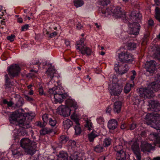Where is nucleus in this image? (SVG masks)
Returning <instances> with one entry per match:
<instances>
[{
    "label": "nucleus",
    "mask_w": 160,
    "mask_h": 160,
    "mask_svg": "<svg viewBox=\"0 0 160 160\" xmlns=\"http://www.w3.org/2000/svg\"><path fill=\"white\" fill-rule=\"evenodd\" d=\"M155 81L151 82L147 88H141L139 89L138 92L140 96L145 99H151L156 94L154 92L159 93L157 97L160 101V73L157 74ZM148 105L152 110L154 112L148 113L145 118L148 125L155 123L157 127L158 133L152 132L150 134L149 138L151 141L155 142L160 147V103L158 101L152 99L148 101Z\"/></svg>",
    "instance_id": "nucleus-1"
},
{
    "label": "nucleus",
    "mask_w": 160,
    "mask_h": 160,
    "mask_svg": "<svg viewBox=\"0 0 160 160\" xmlns=\"http://www.w3.org/2000/svg\"><path fill=\"white\" fill-rule=\"evenodd\" d=\"M32 64L37 65L38 68H42L46 70L45 74L49 79V81L48 82V86L51 87L52 85H57L58 87L56 90L53 88H50L49 89L51 97L52 98V101L55 104L61 103L68 97V95L64 92L62 87L61 85V78L57 73V70L54 67L45 60H40L39 61L36 60L32 62Z\"/></svg>",
    "instance_id": "nucleus-2"
},
{
    "label": "nucleus",
    "mask_w": 160,
    "mask_h": 160,
    "mask_svg": "<svg viewBox=\"0 0 160 160\" xmlns=\"http://www.w3.org/2000/svg\"><path fill=\"white\" fill-rule=\"evenodd\" d=\"M111 11L118 18H121L124 22L128 24V28L127 32H121V30L119 29L120 33H116L120 38L128 39V37L129 38L135 37L139 33L140 25L139 22H141L142 18V15L139 12L134 11L129 14L119 6L113 7Z\"/></svg>",
    "instance_id": "nucleus-3"
},
{
    "label": "nucleus",
    "mask_w": 160,
    "mask_h": 160,
    "mask_svg": "<svg viewBox=\"0 0 160 160\" xmlns=\"http://www.w3.org/2000/svg\"><path fill=\"white\" fill-rule=\"evenodd\" d=\"M35 117V113L26 112L22 108L16 110L9 118V127L14 128L13 136L15 140H18V137L28 135L26 129L31 127L30 122Z\"/></svg>",
    "instance_id": "nucleus-4"
},
{
    "label": "nucleus",
    "mask_w": 160,
    "mask_h": 160,
    "mask_svg": "<svg viewBox=\"0 0 160 160\" xmlns=\"http://www.w3.org/2000/svg\"><path fill=\"white\" fill-rule=\"evenodd\" d=\"M117 56L118 64L114 65L115 71L119 75L126 73L130 68V64L134 61L133 56L127 50L117 52Z\"/></svg>",
    "instance_id": "nucleus-5"
},
{
    "label": "nucleus",
    "mask_w": 160,
    "mask_h": 160,
    "mask_svg": "<svg viewBox=\"0 0 160 160\" xmlns=\"http://www.w3.org/2000/svg\"><path fill=\"white\" fill-rule=\"evenodd\" d=\"M65 106L61 105L57 109V112L63 117L69 116L71 113V116H75L76 110L78 108L77 102L70 98L67 99L65 101Z\"/></svg>",
    "instance_id": "nucleus-6"
},
{
    "label": "nucleus",
    "mask_w": 160,
    "mask_h": 160,
    "mask_svg": "<svg viewBox=\"0 0 160 160\" xmlns=\"http://www.w3.org/2000/svg\"><path fill=\"white\" fill-rule=\"evenodd\" d=\"M20 71V67L18 64H12L8 67L7 72L8 74H6L4 76L6 89L12 86L13 82L11 79L18 77Z\"/></svg>",
    "instance_id": "nucleus-7"
},
{
    "label": "nucleus",
    "mask_w": 160,
    "mask_h": 160,
    "mask_svg": "<svg viewBox=\"0 0 160 160\" xmlns=\"http://www.w3.org/2000/svg\"><path fill=\"white\" fill-rule=\"evenodd\" d=\"M20 145L28 154L32 156L37 151L36 142L29 138H22L20 140Z\"/></svg>",
    "instance_id": "nucleus-8"
},
{
    "label": "nucleus",
    "mask_w": 160,
    "mask_h": 160,
    "mask_svg": "<svg viewBox=\"0 0 160 160\" xmlns=\"http://www.w3.org/2000/svg\"><path fill=\"white\" fill-rule=\"evenodd\" d=\"M84 36V34H82L81 36L82 37L80 38V40L76 42L75 47L78 52L82 54L89 56L92 53V51L89 47H87L85 44V38L83 37Z\"/></svg>",
    "instance_id": "nucleus-9"
},
{
    "label": "nucleus",
    "mask_w": 160,
    "mask_h": 160,
    "mask_svg": "<svg viewBox=\"0 0 160 160\" xmlns=\"http://www.w3.org/2000/svg\"><path fill=\"white\" fill-rule=\"evenodd\" d=\"M68 151L70 155V158L74 160H83L81 157L79 156V153L76 150V142L74 140L69 141Z\"/></svg>",
    "instance_id": "nucleus-10"
},
{
    "label": "nucleus",
    "mask_w": 160,
    "mask_h": 160,
    "mask_svg": "<svg viewBox=\"0 0 160 160\" xmlns=\"http://www.w3.org/2000/svg\"><path fill=\"white\" fill-rule=\"evenodd\" d=\"M114 149L116 152V160H126L128 156L124 150L122 144H119L118 145L115 146L114 147Z\"/></svg>",
    "instance_id": "nucleus-11"
},
{
    "label": "nucleus",
    "mask_w": 160,
    "mask_h": 160,
    "mask_svg": "<svg viewBox=\"0 0 160 160\" xmlns=\"http://www.w3.org/2000/svg\"><path fill=\"white\" fill-rule=\"evenodd\" d=\"M109 89L112 98H115V99H118L122 91L120 86H119L118 83H114L109 86Z\"/></svg>",
    "instance_id": "nucleus-12"
},
{
    "label": "nucleus",
    "mask_w": 160,
    "mask_h": 160,
    "mask_svg": "<svg viewBox=\"0 0 160 160\" xmlns=\"http://www.w3.org/2000/svg\"><path fill=\"white\" fill-rule=\"evenodd\" d=\"M157 63L154 60L147 61L145 65V68L147 72H149L150 75H152L156 69Z\"/></svg>",
    "instance_id": "nucleus-13"
},
{
    "label": "nucleus",
    "mask_w": 160,
    "mask_h": 160,
    "mask_svg": "<svg viewBox=\"0 0 160 160\" xmlns=\"http://www.w3.org/2000/svg\"><path fill=\"white\" fill-rule=\"evenodd\" d=\"M71 117L74 122L75 124H74L73 127L75 130V134L79 135L81 133L82 131L81 125L79 122V119L77 117V115L75 116H71Z\"/></svg>",
    "instance_id": "nucleus-14"
},
{
    "label": "nucleus",
    "mask_w": 160,
    "mask_h": 160,
    "mask_svg": "<svg viewBox=\"0 0 160 160\" xmlns=\"http://www.w3.org/2000/svg\"><path fill=\"white\" fill-rule=\"evenodd\" d=\"M132 151L136 159L134 158L133 160H142L139 145L134 143L131 146Z\"/></svg>",
    "instance_id": "nucleus-15"
},
{
    "label": "nucleus",
    "mask_w": 160,
    "mask_h": 160,
    "mask_svg": "<svg viewBox=\"0 0 160 160\" xmlns=\"http://www.w3.org/2000/svg\"><path fill=\"white\" fill-rule=\"evenodd\" d=\"M68 136L65 135H61L59 138V143L56 144V145L52 146V148L54 150H58V148H61L62 144H65L69 140Z\"/></svg>",
    "instance_id": "nucleus-16"
},
{
    "label": "nucleus",
    "mask_w": 160,
    "mask_h": 160,
    "mask_svg": "<svg viewBox=\"0 0 160 160\" xmlns=\"http://www.w3.org/2000/svg\"><path fill=\"white\" fill-rule=\"evenodd\" d=\"M140 147L141 150L143 152H150L154 149V147L146 141L141 142Z\"/></svg>",
    "instance_id": "nucleus-17"
},
{
    "label": "nucleus",
    "mask_w": 160,
    "mask_h": 160,
    "mask_svg": "<svg viewBox=\"0 0 160 160\" xmlns=\"http://www.w3.org/2000/svg\"><path fill=\"white\" fill-rule=\"evenodd\" d=\"M128 38H125V39L123 38L122 39L123 41L125 40L124 42L128 43L127 46L128 49L131 50L134 49L136 48V43L134 42L133 40H132V38H129L128 37Z\"/></svg>",
    "instance_id": "nucleus-18"
},
{
    "label": "nucleus",
    "mask_w": 160,
    "mask_h": 160,
    "mask_svg": "<svg viewBox=\"0 0 160 160\" xmlns=\"http://www.w3.org/2000/svg\"><path fill=\"white\" fill-rule=\"evenodd\" d=\"M122 103L120 101H116L114 102L113 105V110L114 112L117 113H119L121 110Z\"/></svg>",
    "instance_id": "nucleus-19"
},
{
    "label": "nucleus",
    "mask_w": 160,
    "mask_h": 160,
    "mask_svg": "<svg viewBox=\"0 0 160 160\" xmlns=\"http://www.w3.org/2000/svg\"><path fill=\"white\" fill-rule=\"evenodd\" d=\"M99 136V134L94 130L88 134V138L89 141L91 142H93L95 139Z\"/></svg>",
    "instance_id": "nucleus-20"
},
{
    "label": "nucleus",
    "mask_w": 160,
    "mask_h": 160,
    "mask_svg": "<svg viewBox=\"0 0 160 160\" xmlns=\"http://www.w3.org/2000/svg\"><path fill=\"white\" fill-rule=\"evenodd\" d=\"M118 122L117 121L113 119H111L108 122V127L110 130H114L117 127Z\"/></svg>",
    "instance_id": "nucleus-21"
},
{
    "label": "nucleus",
    "mask_w": 160,
    "mask_h": 160,
    "mask_svg": "<svg viewBox=\"0 0 160 160\" xmlns=\"http://www.w3.org/2000/svg\"><path fill=\"white\" fill-rule=\"evenodd\" d=\"M57 156L58 160H68V154L65 151H62L59 152ZM70 158L71 160H74Z\"/></svg>",
    "instance_id": "nucleus-22"
},
{
    "label": "nucleus",
    "mask_w": 160,
    "mask_h": 160,
    "mask_svg": "<svg viewBox=\"0 0 160 160\" xmlns=\"http://www.w3.org/2000/svg\"><path fill=\"white\" fill-rule=\"evenodd\" d=\"M52 132L53 130L52 129L45 126L42 127L39 131L40 135L42 136L46 134H49Z\"/></svg>",
    "instance_id": "nucleus-23"
},
{
    "label": "nucleus",
    "mask_w": 160,
    "mask_h": 160,
    "mask_svg": "<svg viewBox=\"0 0 160 160\" xmlns=\"http://www.w3.org/2000/svg\"><path fill=\"white\" fill-rule=\"evenodd\" d=\"M12 154L15 158H18L19 157L23 155L22 153L21 152V149L19 148L13 149L12 150Z\"/></svg>",
    "instance_id": "nucleus-24"
},
{
    "label": "nucleus",
    "mask_w": 160,
    "mask_h": 160,
    "mask_svg": "<svg viewBox=\"0 0 160 160\" xmlns=\"http://www.w3.org/2000/svg\"><path fill=\"white\" fill-rule=\"evenodd\" d=\"M74 123L70 119H67L63 121V125L65 129L68 130L72 126H74Z\"/></svg>",
    "instance_id": "nucleus-25"
},
{
    "label": "nucleus",
    "mask_w": 160,
    "mask_h": 160,
    "mask_svg": "<svg viewBox=\"0 0 160 160\" xmlns=\"http://www.w3.org/2000/svg\"><path fill=\"white\" fill-rule=\"evenodd\" d=\"M86 123L84 124L85 127L89 131L92 130L93 128V126L92 123L90 120H88V119L85 120Z\"/></svg>",
    "instance_id": "nucleus-26"
},
{
    "label": "nucleus",
    "mask_w": 160,
    "mask_h": 160,
    "mask_svg": "<svg viewBox=\"0 0 160 160\" xmlns=\"http://www.w3.org/2000/svg\"><path fill=\"white\" fill-rule=\"evenodd\" d=\"M14 104V108H19L22 107L23 104V99L22 98H18L16 99V102Z\"/></svg>",
    "instance_id": "nucleus-27"
},
{
    "label": "nucleus",
    "mask_w": 160,
    "mask_h": 160,
    "mask_svg": "<svg viewBox=\"0 0 160 160\" xmlns=\"http://www.w3.org/2000/svg\"><path fill=\"white\" fill-rule=\"evenodd\" d=\"M134 86V84L127 83L124 88V92L126 93H128L130 92L132 88Z\"/></svg>",
    "instance_id": "nucleus-28"
},
{
    "label": "nucleus",
    "mask_w": 160,
    "mask_h": 160,
    "mask_svg": "<svg viewBox=\"0 0 160 160\" xmlns=\"http://www.w3.org/2000/svg\"><path fill=\"white\" fill-rule=\"evenodd\" d=\"M155 12V17L156 19L160 22V8L158 7H156Z\"/></svg>",
    "instance_id": "nucleus-29"
},
{
    "label": "nucleus",
    "mask_w": 160,
    "mask_h": 160,
    "mask_svg": "<svg viewBox=\"0 0 160 160\" xmlns=\"http://www.w3.org/2000/svg\"><path fill=\"white\" fill-rule=\"evenodd\" d=\"M150 33L149 32H146L144 34L142 39V43L144 45L147 44L149 38Z\"/></svg>",
    "instance_id": "nucleus-30"
},
{
    "label": "nucleus",
    "mask_w": 160,
    "mask_h": 160,
    "mask_svg": "<svg viewBox=\"0 0 160 160\" xmlns=\"http://www.w3.org/2000/svg\"><path fill=\"white\" fill-rule=\"evenodd\" d=\"M48 124L52 127H54L56 126L57 124V121L56 118H49Z\"/></svg>",
    "instance_id": "nucleus-31"
},
{
    "label": "nucleus",
    "mask_w": 160,
    "mask_h": 160,
    "mask_svg": "<svg viewBox=\"0 0 160 160\" xmlns=\"http://www.w3.org/2000/svg\"><path fill=\"white\" fill-rule=\"evenodd\" d=\"M112 139L110 138H105L103 141V145L106 147H108L111 144Z\"/></svg>",
    "instance_id": "nucleus-32"
},
{
    "label": "nucleus",
    "mask_w": 160,
    "mask_h": 160,
    "mask_svg": "<svg viewBox=\"0 0 160 160\" xmlns=\"http://www.w3.org/2000/svg\"><path fill=\"white\" fill-rule=\"evenodd\" d=\"M74 6L77 8L82 6L84 4V2L82 0H73Z\"/></svg>",
    "instance_id": "nucleus-33"
},
{
    "label": "nucleus",
    "mask_w": 160,
    "mask_h": 160,
    "mask_svg": "<svg viewBox=\"0 0 160 160\" xmlns=\"http://www.w3.org/2000/svg\"><path fill=\"white\" fill-rule=\"evenodd\" d=\"M94 150L97 152H101L103 151V148L101 145H97L94 147Z\"/></svg>",
    "instance_id": "nucleus-34"
},
{
    "label": "nucleus",
    "mask_w": 160,
    "mask_h": 160,
    "mask_svg": "<svg viewBox=\"0 0 160 160\" xmlns=\"http://www.w3.org/2000/svg\"><path fill=\"white\" fill-rule=\"evenodd\" d=\"M148 24L149 27L152 28L154 26L155 24L152 18H150L148 20Z\"/></svg>",
    "instance_id": "nucleus-35"
},
{
    "label": "nucleus",
    "mask_w": 160,
    "mask_h": 160,
    "mask_svg": "<svg viewBox=\"0 0 160 160\" xmlns=\"http://www.w3.org/2000/svg\"><path fill=\"white\" fill-rule=\"evenodd\" d=\"M33 86V85L32 84L29 85L27 86L28 89L29 90L28 92V94L29 95H31L33 94V91L32 89V87Z\"/></svg>",
    "instance_id": "nucleus-36"
},
{
    "label": "nucleus",
    "mask_w": 160,
    "mask_h": 160,
    "mask_svg": "<svg viewBox=\"0 0 160 160\" xmlns=\"http://www.w3.org/2000/svg\"><path fill=\"white\" fill-rule=\"evenodd\" d=\"M137 124L135 123H132L131 124H128V129H129L131 130H134L136 128Z\"/></svg>",
    "instance_id": "nucleus-37"
},
{
    "label": "nucleus",
    "mask_w": 160,
    "mask_h": 160,
    "mask_svg": "<svg viewBox=\"0 0 160 160\" xmlns=\"http://www.w3.org/2000/svg\"><path fill=\"white\" fill-rule=\"evenodd\" d=\"M48 115L47 114H44L42 115V118L44 123H46L48 121L49 118H48Z\"/></svg>",
    "instance_id": "nucleus-38"
},
{
    "label": "nucleus",
    "mask_w": 160,
    "mask_h": 160,
    "mask_svg": "<svg viewBox=\"0 0 160 160\" xmlns=\"http://www.w3.org/2000/svg\"><path fill=\"white\" fill-rule=\"evenodd\" d=\"M110 2V0H100L101 4L103 6H106Z\"/></svg>",
    "instance_id": "nucleus-39"
},
{
    "label": "nucleus",
    "mask_w": 160,
    "mask_h": 160,
    "mask_svg": "<svg viewBox=\"0 0 160 160\" xmlns=\"http://www.w3.org/2000/svg\"><path fill=\"white\" fill-rule=\"evenodd\" d=\"M30 73L28 74V77H32L34 76V75L33 73H36L37 72V70H33V69H30Z\"/></svg>",
    "instance_id": "nucleus-40"
},
{
    "label": "nucleus",
    "mask_w": 160,
    "mask_h": 160,
    "mask_svg": "<svg viewBox=\"0 0 160 160\" xmlns=\"http://www.w3.org/2000/svg\"><path fill=\"white\" fill-rule=\"evenodd\" d=\"M97 121V122L100 124H103L104 122V119L102 117H100L98 118Z\"/></svg>",
    "instance_id": "nucleus-41"
},
{
    "label": "nucleus",
    "mask_w": 160,
    "mask_h": 160,
    "mask_svg": "<svg viewBox=\"0 0 160 160\" xmlns=\"http://www.w3.org/2000/svg\"><path fill=\"white\" fill-rule=\"evenodd\" d=\"M24 98L28 101L31 102L34 101V99L32 97L29 96L28 95H25L24 96Z\"/></svg>",
    "instance_id": "nucleus-42"
},
{
    "label": "nucleus",
    "mask_w": 160,
    "mask_h": 160,
    "mask_svg": "<svg viewBox=\"0 0 160 160\" xmlns=\"http://www.w3.org/2000/svg\"><path fill=\"white\" fill-rule=\"evenodd\" d=\"M131 72L132 75L131 76L130 79L132 81H133L135 78L137 73L134 70H132Z\"/></svg>",
    "instance_id": "nucleus-43"
},
{
    "label": "nucleus",
    "mask_w": 160,
    "mask_h": 160,
    "mask_svg": "<svg viewBox=\"0 0 160 160\" xmlns=\"http://www.w3.org/2000/svg\"><path fill=\"white\" fill-rule=\"evenodd\" d=\"M15 35L14 34H12L10 36H8L7 37V39L10 42H12L14 41V39L15 38Z\"/></svg>",
    "instance_id": "nucleus-44"
},
{
    "label": "nucleus",
    "mask_w": 160,
    "mask_h": 160,
    "mask_svg": "<svg viewBox=\"0 0 160 160\" xmlns=\"http://www.w3.org/2000/svg\"><path fill=\"white\" fill-rule=\"evenodd\" d=\"M38 92L40 95L41 96L45 95V93L44 92L43 88L42 86H40L39 88Z\"/></svg>",
    "instance_id": "nucleus-45"
},
{
    "label": "nucleus",
    "mask_w": 160,
    "mask_h": 160,
    "mask_svg": "<svg viewBox=\"0 0 160 160\" xmlns=\"http://www.w3.org/2000/svg\"><path fill=\"white\" fill-rule=\"evenodd\" d=\"M29 26L28 24H26L24 25L22 27L21 31H25L28 30V29Z\"/></svg>",
    "instance_id": "nucleus-46"
},
{
    "label": "nucleus",
    "mask_w": 160,
    "mask_h": 160,
    "mask_svg": "<svg viewBox=\"0 0 160 160\" xmlns=\"http://www.w3.org/2000/svg\"><path fill=\"white\" fill-rule=\"evenodd\" d=\"M120 128L122 129H128V124L126 123H122L121 125Z\"/></svg>",
    "instance_id": "nucleus-47"
},
{
    "label": "nucleus",
    "mask_w": 160,
    "mask_h": 160,
    "mask_svg": "<svg viewBox=\"0 0 160 160\" xmlns=\"http://www.w3.org/2000/svg\"><path fill=\"white\" fill-rule=\"evenodd\" d=\"M58 33L56 32H54L50 33L49 35V37L50 38H52L56 36L57 35Z\"/></svg>",
    "instance_id": "nucleus-48"
},
{
    "label": "nucleus",
    "mask_w": 160,
    "mask_h": 160,
    "mask_svg": "<svg viewBox=\"0 0 160 160\" xmlns=\"http://www.w3.org/2000/svg\"><path fill=\"white\" fill-rule=\"evenodd\" d=\"M67 48H69L70 47V41L67 40H65L64 42Z\"/></svg>",
    "instance_id": "nucleus-49"
},
{
    "label": "nucleus",
    "mask_w": 160,
    "mask_h": 160,
    "mask_svg": "<svg viewBox=\"0 0 160 160\" xmlns=\"http://www.w3.org/2000/svg\"><path fill=\"white\" fill-rule=\"evenodd\" d=\"M155 3L153 5V6H160V0H154Z\"/></svg>",
    "instance_id": "nucleus-50"
},
{
    "label": "nucleus",
    "mask_w": 160,
    "mask_h": 160,
    "mask_svg": "<svg viewBox=\"0 0 160 160\" xmlns=\"http://www.w3.org/2000/svg\"><path fill=\"white\" fill-rule=\"evenodd\" d=\"M36 124L37 126L40 127L41 128L44 126L43 124L40 122H37Z\"/></svg>",
    "instance_id": "nucleus-51"
},
{
    "label": "nucleus",
    "mask_w": 160,
    "mask_h": 160,
    "mask_svg": "<svg viewBox=\"0 0 160 160\" xmlns=\"http://www.w3.org/2000/svg\"><path fill=\"white\" fill-rule=\"evenodd\" d=\"M112 109V108L110 107V106H108L106 109V112L108 114H110Z\"/></svg>",
    "instance_id": "nucleus-52"
},
{
    "label": "nucleus",
    "mask_w": 160,
    "mask_h": 160,
    "mask_svg": "<svg viewBox=\"0 0 160 160\" xmlns=\"http://www.w3.org/2000/svg\"><path fill=\"white\" fill-rule=\"evenodd\" d=\"M141 136L144 138L146 137L147 136V132L145 131H142L141 133Z\"/></svg>",
    "instance_id": "nucleus-53"
},
{
    "label": "nucleus",
    "mask_w": 160,
    "mask_h": 160,
    "mask_svg": "<svg viewBox=\"0 0 160 160\" xmlns=\"http://www.w3.org/2000/svg\"><path fill=\"white\" fill-rule=\"evenodd\" d=\"M7 105L8 107H10L12 106L14 107V103L12 101L8 102Z\"/></svg>",
    "instance_id": "nucleus-54"
},
{
    "label": "nucleus",
    "mask_w": 160,
    "mask_h": 160,
    "mask_svg": "<svg viewBox=\"0 0 160 160\" xmlns=\"http://www.w3.org/2000/svg\"><path fill=\"white\" fill-rule=\"evenodd\" d=\"M77 29H81L82 27H83V26H82L81 24L80 23H78L77 25Z\"/></svg>",
    "instance_id": "nucleus-55"
},
{
    "label": "nucleus",
    "mask_w": 160,
    "mask_h": 160,
    "mask_svg": "<svg viewBox=\"0 0 160 160\" xmlns=\"http://www.w3.org/2000/svg\"><path fill=\"white\" fill-rule=\"evenodd\" d=\"M152 160H160V156H158L154 157Z\"/></svg>",
    "instance_id": "nucleus-56"
},
{
    "label": "nucleus",
    "mask_w": 160,
    "mask_h": 160,
    "mask_svg": "<svg viewBox=\"0 0 160 160\" xmlns=\"http://www.w3.org/2000/svg\"><path fill=\"white\" fill-rule=\"evenodd\" d=\"M105 158L104 156H102L100 157L98 160H105Z\"/></svg>",
    "instance_id": "nucleus-57"
},
{
    "label": "nucleus",
    "mask_w": 160,
    "mask_h": 160,
    "mask_svg": "<svg viewBox=\"0 0 160 160\" xmlns=\"http://www.w3.org/2000/svg\"><path fill=\"white\" fill-rule=\"evenodd\" d=\"M6 13V11H4V12H0V16H2L3 15H4L5 13Z\"/></svg>",
    "instance_id": "nucleus-58"
},
{
    "label": "nucleus",
    "mask_w": 160,
    "mask_h": 160,
    "mask_svg": "<svg viewBox=\"0 0 160 160\" xmlns=\"http://www.w3.org/2000/svg\"><path fill=\"white\" fill-rule=\"evenodd\" d=\"M18 22L20 23H22L23 22V20L22 18H18Z\"/></svg>",
    "instance_id": "nucleus-59"
},
{
    "label": "nucleus",
    "mask_w": 160,
    "mask_h": 160,
    "mask_svg": "<svg viewBox=\"0 0 160 160\" xmlns=\"http://www.w3.org/2000/svg\"><path fill=\"white\" fill-rule=\"evenodd\" d=\"M8 101L6 99H4L3 100V103L4 104H7L8 103Z\"/></svg>",
    "instance_id": "nucleus-60"
},
{
    "label": "nucleus",
    "mask_w": 160,
    "mask_h": 160,
    "mask_svg": "<svg viewBox=\"0 0 160 160\" xmlns=\"http://www.w3.org/2000/svg\"><path fill=\"white\" fill-rule=\"evenodd\" d=\"M95 25L96 26V27L98 28H99L100 27V26L97 23H95Z\"/></svg>",
    "instance_id": "nucleus-61"
},
{
    "label": "nucleus",
    "mask_w": 160,
    "mask_h": 160,
    "mask_svg": "<svg viewBox=\"0 0 160 160\" xmlns=\"http://www.w3.org/2000/svg\"><path fill=\"white\" fill-rule=\"evenodd\" d=\"M1 24L2 25H5V23L4 21H1Z\"/></svg>",
    "instance_id": "nucleus-62"
},
{
    "label": "nucleus",
    "mask_w": 160,
    "mask_h": 160,
    "mask_svg": "<svg viewBox=\"0 0 160 160\" xmlns=\"http://www.w3.org/2000/svg\"><path fill=\"white\" fill-rule=\"evenodd\" d=\"M105 54V52H101L100 54L102 55H104Z\"/></svg>",
    "instance_id": "nucleus-63"
},
{
    "label": "nucleus",
    "mask_w": 160,
    "mask_h": 160,
    "mask_svg": "<svg viewBox=\"0 0 160 160\" xmlns=\"http://www.w3.org/2000/svg\"><path fill=\"white\" fill-rule=\"evenodd\" d=\"M157 37L159 40H160V33L159 34V35Z\"/></svg>",
    "instance_id": "nucleus-64"
}]
</instances>
